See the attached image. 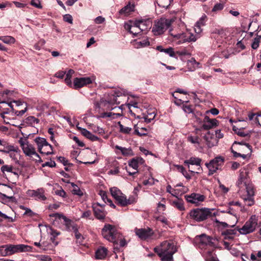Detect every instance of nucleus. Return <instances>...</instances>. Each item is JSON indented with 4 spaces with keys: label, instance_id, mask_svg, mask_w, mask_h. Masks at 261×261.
<instances>
[{
    "label": "nucleus",
    "instance_id": "obj_1",
    "mask_svg": "<svg viewBox=\"0 0 261 261\" xmlns=\"http://www.w3.org/2000/svg\"><path fill=\"white\" fill-rule=\"evenodd\" d=\"M162 261H173V255L177 251L172 241H165L153 249Z\"/></svg>",
    "mask_w": 261,
    "mask_h": 261
},
{
    "label": "nucleus",
    "instance_id": "obj_2",
    "mask_svg": "<svg viewBox=\"0 0 261 261\" xmlns=\"http://www.w3.org/2000/svg\"><path fill=\"white\" fill-rule=\"evenodd\" d=\"M217 240L205 234H202L195 237L194 243L196 247L201 249L208 250L217 247Z\"/></svg>",
    "mask_w": 261,
    "mask_h": 261
},
{
    "label": "nucleus",
    "instance_id": "obj_3",
    "mask_svg": "<svg viewBox=\"0 0 261 261\" xmlns=\"http://www.w3.org/2000/svg\"><path fill=\"white\" fill-rule=\"evenodd\" d=\"M213 210L208 208H196L190 211L187 218L191 219L196 222H202L208 218L215 216V213H212Z\"/></svg>",
    "mask_w": 261,
    "mask_h": 261
},
{
    "label": "nucleus",
    "instance_id": "obj_4",
    "mask_svg": "<svg viewBox=\"0 0 261 261\" xmlns=\"http://www.w3.org/2000/svg\"><path fill=\"white\" fill-rule=\"evenodd\" d=\"M231 151L234 157H242L245 159L247 155L252 152V146L247 143L236 141L231 147Z\"/></svg>",
    "mask_w": 261,
    "mask_h": 261
},
{
    "label": "nucleus",
    "instance_id": "obj_5",
    "mask_svg": "<svg viewBox=\"0 0 261 261\" xmlns=\"http://www.w3.org/2000/svg\"><path fill=\"white\" fill-rule=\"evenodd\" d=\"M50 217L55 218L54 225L59 224V227L62 229L70 231L72 227L75 224L70 219L62 214L55 213L49 215Z\"/></svg>",
    "mask_w": 261,
    "mask_h": 261
},
{
    "label": "nucleus",
    "instance_id": "obj_6",
    "mask_svg": "<svg viewBox=\"0 0 261 261\" xmlns=\"http://www.w3.org/2000/svg\"><path fill=\"white\" fill-rule=\"evenodd\" d=\"M101 234L104 238L113 242L114 244H118L117 238L120 234L116 231L115 226L108 224H106L101 230Z\"/></svg>",
    "mask_w": 261,
    "mask_h": 261
},
{
    "label": "nucleus",
    "instance_id": "obj_7",
    "mask_svg": "<svg viewBox=\"0 0 261 261\" xmlns=\"http://www.w3.org/2000/svg\"><path fill=\"white\" fill-rule=\"evenodd\" d=\"M172 22V19L161 18L154 21L152 31L155 35H161L170 27Z\"/></svg>",
    "mask_w": 261,
    "mask_h": 261
},
{
    "label": "nucleus",
    "instance_id": "obj_8",
    "mask_svg": "<svg viewBox=\"0 0 261 261\" xmlns=\"http://www.w3.org/2000/svg\"><path fill=\"white\" fill-rule=\"evenodd\" d=\"M257 225V219L255 216L253 215L251 216L242 228L238 227L237 229L241 234H247L253 232L255 230Z\"/></svg>",
    "mask_w": 261,
    "mask_h": 261
},
{
    "label": "nucleus",
    "instance_id": "obj_9",
    "mask_svg": "<svg viewBox=\"0 0 261 261\" xmlns=\"http://www.w3.org/2000/svg\"><path fill=\"white\" fill-rule=\"evenodd\" d=\"M224 163V158L221 156H218L212 160L209 163L205 164L208 169V175L214 174L218 170L221 169Z\"/></svg>",
    "mask_w": 261,
    "mask_h": 261
},
{
    "label": "nucleus",
    "instance_id": "obj_10",
    "mask_svg": "<svg viewBox=\"0 0 261 261\" xmlns=\"http://www.w3.org/2000/svg\"><path fill=\"white\" fill-rule=\"evenodd\" d=\"M35 142L38 146V151L41 154L49 155L54 153L53 151V146L47 142L45 139L37 137L35 139Z\"/></svg>",
    "mask_w": 261,
    "mask_h": 261
},
{
    "label": "nucleus",
    "instance_id": "obj_11",
    "mask_svg": "<svg viewBox=\"0 0 261 261\" xmlns=\"http://www.w3.org/2000/svg\"><path fill=\"white\" fill-rule=\"evenodd\" d=\"M170 35L173 37L172 41L177 44H181L186 42L195 41V36L190 33H182L174 34L170 31Z\"/></svg>",
    "mask_w": 261,
    "mask_h": 261
},
{
    "label": "nucleus",
    "instance_id": "obj_12",
    "mask_svg": "<svg viewBox=\"0 0 261 261\" xmlns=\"http://www.w3.org/2000/svg\"><path fill=\"white\" fill-rule=\"evenodd\" d=\"M6 246L8 256L18 252L31 251L32 249L31 246L24 244H7Z\"/></svg>",
    "mask_w": 261,
    "mask_h": 261
},
{
    "label": "nucleus",
    "instance_id": "obj_13",
    "mask_svg": "<svg viewBox=\"0 0 261 261\" xmlns=\"http://www.w3.org/2000/svg\"><path fill=\"white\" fill-rule=\"evenodd\" d=\"M18 142L21 147L24 153L29 156H32L33 154L35 153V148L33 145L30 144L26 139L21 138Z\"/></svg>",
    "mask_w": 261,
    "mask_h": 261
},
{
    "label": "nucleus",
    "instance_id": "obj_14",
    "mask_svg": "<svg viewBox=\"0 0 261 261\" xmlns=\"http://www.w3.org/2000/svg\"><path fill=\"white\" fill-rule=\"evenodd\" d=\"M0 190L4 192H0V198L2 199L12 200L14 198L13 191L10 186L5 184H0Z\"/></svg>",
    "mask_w": 261,
    "mask_h": 261
},
{
    "label": "nucleus",
    "instance_id": "obj_15",
    "mask_svg": "<svg viewBox=\"0 0 261 261\" xmlns=\"http://www.w3.org/2000/svg\"><path fill=\"white\" fill-rule=\"evenodd\" d=\"M135 232L136 234L142 240L147 239L154 234L153 230L149 227H147V228H136L135 229Z\"/></svg>",
    "mask_w": 261,
    "mask_h": 261
},
{
    "label": "nucleus",
    "instance_id": "obj_16",
    "mask_svg": "<svg viewBox=\"0 0 261 261\" xmlns=\"http://www.w3.org/2000/svg\"><path fill=\"white\" fill-rule=\"evenodd\" d=\"M185 198L188 202L195 204L196 206H197L200 202H202L205 200V197L200 194L193 193L190 195H186Z\"/></svg>",
    "mask_w": 261,
    "mask_h": 261
},
{
    "label": "nucleus",
    "instance_id": "obj_17",
    "mask_svg": "<svg viewBox=\"0 0 261 261\" xmlns=\"http://www.w3.org/2000/svg\"><path fill=\"white\" fill-rule=\"evenodd\" d=\"M119 92H115L110 96L107 100L104 102V106L107 109L112 110L114 109L113 106L115 104L119 105L120 102L117 101V97H119Z\"/></svg>",
    "mask_w": 261,
    "mask_h": 261
},
{
    "label": "nucleus",
    "instance_id": "obj_18",
    "mask_svg": "<svg viewBox=\"0 0 261 261\" xmlns=\"http://www.w3.org/2000/svg\"><path fill=\"white\" fill-rule=\"evenodd\" d=\"M27 194L29 196L34 197L36 200H45L46 197L44 195V190L41 188L37 190H28Z\"/></svg>",
    "mask_w": 261,
    "mask_h": 261
},
{
    "label": "nucleus",
    "instance_id": "obj_19",
    "mask_svg": "<svg viewBox=\"0 0 261 261\" xmlns=\"http://www.w3.org/2000/svg\"><path fill=\"white\" fill-rule=\"evenodd\" d=\"M91 83L92 80L89 77H76L73 81V85L75 89L82 88Z\"/></svg>",
    "mask_w": 261,
    "mask_h": 261
},
{
    "label": "nucleus",
    "instance_id": "obj_20",
    "mask_svg": "<svg viewBox=\"0 0 261 261\" xmlns=\"http://www.w3.org/2000/svg\"><path fill=\"white\" fill-rule=\"evenodd\" d=\"M95 217L98 220H103L106 217V213L104 211L103 207L99 203L92 206Z\"/></svg>",
    "mask_w": 261,
    "mask_h": 261
},
{
    "label": "nucleus",
    "instance_id": "obj_21",
    "mask_svg": "<svg viewBox=\"0 0 261 261\" xmlns=\"http://www.w3.org/2000/svg\"><path fill=\"white\" fill-rule=\"evenodd\" d=\"M218 123V121L216 119H210L207 116H205L202 128L205 130H208L217 126Z\"/></svg>",
    "mask_w": 261,
    "mask_h": 261
},
{
    "label": "nucleus",
    "instance_id": "obj_22",
    "mask_svg": "<svg viewBox=\"0 0 261 261\" xmlns=\"http://www.w3.org/2000/svg\"><path fill=\"white\" fill-rule=\"evenodd\" d=\"M50 241L51 242V243L47 241L42 243L41 245H40V251H53L54 247L58 245V242H54V240Z\"/></svg>",
    "mask_w": 261,
    "mask_h": 261
},
{
    "label": "nucleus",
    "instance_id": "obj_23",
    "mask_svg": "<svg viewBox=\"0 0 261 261\" xmlns=\"http://www.w3.org/2000/svg\"><path fill=\"white\" fill-rule=\"evenodd\" d=\"M202 162V160L197 157H191L189 159L186 160L184 162V164L185 165H187L188 166L189 171L192 173H195V171H193L190 169L189 165H196V166H200L201 163Z\"/></svg>",
    "mask_w": 261,
    "mask_h": 261
},
{
    "label": "nucleus",
    "instance_id": "obj_24",
    "mask_svg": "<svg viewBox=\"0 0 261 261\" xmlns=\"http://www.w3.org/2000/svg\"><path fill=\"white\" fill-rule=\"evenodd\" d=\"M135 11V5L131 4L130 2L126 6L122 8L119 11V14L121 15L127 16Z\"/></svg>",
    "mask_w": 261,
    "mask_h": 261
},
{
    "label": "nucleus",
    "instance_id": "obj_25",
    "mask_svg": "<svg viewBox=\"0 0 261 261\" xmlns=\"http://www.w3.org/2000/svg\"><path fill=\"white\" fill-rule=\"evenodd\" d=\"M115 200L118 204L122 206H125L133 203V201L131 200L130 199H127L126 197L123 193L121 194L118 198L115 199Z\"/></svg>",
    "mask_w": 261,
    "mask_h": 261
},
{
    "label": "nucleus",
    "instance_id": "obj_26",
    "mask_svg": "<svg viewBox=\"0 0 261 261\" xmlns=\"http://www.w3.org/2000/svg\"><path fill=\"white\" fill-rule=\"evenodd\" d=\"M155 49L160 52L165 53L166 54L168 55L171 57L177 58L176 54L172 47H170L167 48H164L162 45H159L156 46Z\"/></svg>",
    "mask_w": 261,
    "mask_h": 261
},
{
    "label": "nucleus",
    "instance_id": "obj_27",
    "mask_svg": "<svg viewBox=\"0 0 261 261\" xmlns=\"http://www.w3.org/2000/svg\"><path fill=\"white\" fill-rule=\"evenodd\" d=\"M250 181L249 179L241 174L237 182V186L239 188V190L244 189Z\"/></svg>",
    "mask_w": 261,
    "mask_h": 261
},
{
    "label": "nucleus",
    "instance_id": "obj_28",
    "mask_svg": "<svg viewBox=\"0 0 261 261\" xmlns=\"http://www.w3.org/2000/svg\"><path fill=\"white\" fill-rule=\"evenodd\" d=\"M78 129L81 130L82 134L86 137L87 138L89 139V140L95 141H98L99 140V138L97 137V136L93 135L91 133H90L89 131L87 130L85 128H82L80 127H77Z\"/></svg>",
    "mask_w": 261,
    "mask_h": 261
},
{
    "label": "nucleus",
    "instance_id": "obj_29",
    "mask_svg": "<svg viewBox=\"0 0 261 261\" xmlns=\"http://www.w3.org/2000/svg\"><path fill=\"white\" fill-rule=\"evenodd\" d=\"M151 26L152 20L150 18H148L147 19H142L141 25H140V31L143 32L147 31L148 29H150L151 28Z\"/></svg>",
    "mask_w": 261,
    "mask_h": 261
},
{
    "label": "nucleus",
    "instance_id": "obj_30",
    "mask_svg": "<svg viewBox=\"0 0 261 261\" xmlns=\"http://www.w3.org/2000/svg\"><path fill=\"white\" fill-rule=\"evenodd\" d=\"M108 253V250L105 247H101L98 248L95 252L96 258L99 259H104Z\"/></svg>",
    "mask_w": 261,
    "mask_h": 261
},
{
    "label": "nucleus",
    "instance_id": "obj_31",
    "mask_svg": "<svg viewBox=\"0 0 261 261\" xmlns=\"http://www.w3.org/2000/svg\"><path fill=\"white\" fill-rule=\"evenodd\" d=\"M148 134V129L145 127H141L139 129V127L137 125H134V134L139 137L146 136Z\"/></svg>",
    "mask_w": 261,
    "mask_h": 261
},
{
    "label": "nucleus",
    "instance_id": "obj_32",
    "mask_svg": "<svg viewBox=\"0 0 261 261\" xmlns=\"http://www.w3.org/2000/svg\"><path fill=\"white\" fill-rule=\"evenodd\" d=\"M215 249H209L205 251V252H203V256L205 253L206 255L205 256V261H219L218 258L217 257L214 256L213 255V252L214 251Z\"/></svg>",
    "mask_w": 261,
    "mask_h": 261
},
{
    "label": "nucleus",
    "instance_id": "obj_33",
    "mask_svg": "<svg viewBox=\"0 0 261 261\" xmlns=\"http://www.w3.org/2000/svg\"><path fill=\"white\" fill-rule=\"evenodd\" d=\"M172 205L177 208L179 211H184L185 207L184 205V201L182 199H177L172 201Z\"/></svg>",
    "mask_w": 261,
    "mask_h": 261
},
{
    "label": "nucleus",
    "instance_id": "obj_34",
    "mask_svg": "<svg viewBox=\"0 0 261 261\" xmlns=\"http://www.w3.org/2000/svg\"><path fill=\"white\" fill-rule=\"evenodd\" d=\"M187 141L192 144L199 146L201 139L197 135H189L187 137Z\"/></svg>",
    "mask_w": 261,
    "mask_h": 261
},
{
    "label": "nucleus",
    "instance_id": "obj_35",
    "mask_svg": "<svg viewBox=\"0 0 261 261\" xmlns=\"http://www.w3.org/2000/svg\"><path fill=\"white\" fill-rule=\"evenodd\" d=\"M247 192L246 196H254V187L253 185L249 182V183L247 185V186L245 187Z\"/></svg>",
    "mask_w": 261,
    "mask_h": 261
},
{
    "label": "nucleus",
    "instance_id": "obj_36",
    "mask_svg": "<svg viewBox=\"0 0 261 261\" xmlns=\"http://www.w3.org/2000/svg\"><path fill=\"white\" fill-rule=\"evenodd\" d=\"M0 40L8 44H14L16 41L13 37L10 36H0Z\"/></svg>",
    "mask_w": 261,
    "mask_h": 261
},
{
    "label": "nucleus",
    "instance_id": "obj_37",
    "mask_svg": "<svg viewBox=\"0 0 261 261\" xmlns=\"http://www.w3.org/2000/svg\"><path fill=\"white\" fill-rule=\"evenodd\" d=\"M0 151L5 153H9L10 151H17V149L13 146L8 145L6 143V145L3 146V147H0Z\"/></svg>",
    "mask_w": 261,
    "mask_h": 261
},
{
    "label": "nucleus",
    "instance_id": "obj_38",
    "mask_svg": "<svg viewBox=\"0 0 261 261\" xmlns=\"http://www.w3.org/2000/svg\"><path fill=\"white\" fill-rule=\"evenodd\" d=\"M73 231L74 233V236L77 240H79L80 241H82L84 239V237L82 236V234L79 232V230L77 228V226L76 224H74L70 229V231Z\"/></svg>",
    "mask_w": 261,
    "mask_h": 261
},
{
    "label": "nucleus",
    "instance_id": "obj_39",
    "mask_svg": "<svg viewBox=\"0 0 261 261\" xmlns=\"http://www.w3.org/2000/svg\"><path fill=\"white\" fill-rule=\"evenodd\" d=\"M232 130L240 137H250V135L249 133H246L243 130V128H238L236 126H233L232 127Z\"/></svg>",
    "mask_w": 261,
    "mask_h": 261
},
{
    "label": "nucleus",
    "instance_id": "obj_40",
    "mask_svg": "<svg viewBox=\"0 0 261 261\" xmlns=\"http://www.w3.org/2000/svg\"><path fill=\"white\" fill-rule=\"evenodd\" d=\"M243 199L244 201L245 205L248 206H251L254 205L255 203L254 197L253 196H244Z\"/></svg>",
    "mask_w": 261,
    "mask_h": 261
},
{
    "label": "nucleus",
    "instance_id": "obj_41",
    "mask_svg": "<svg viewBox=\"0 0 261 261\" xmlns=\"http://www.w3.org/2000/svg\"><path fill=\"white\" fill-rule=\"evenodd\" d=\"M115 148L121 151L122 154L124 156H128L131 154L132 150L131 149H127L118 145L115 146Z\"/></svg>",
    "mask_w": 261,
    "mask_h": 261
},
{
    "label": "nucleus",
    "instance_id": "obj_42",
    "mask_svg": "<svg viewBox=\"0 0 261 261\" xmlns=\"http://www.w3.org/2000/svg\"><path fill=\"white\" fill-rule=\"evenodd\" d=\"M110 192L112 196L115 199L122 194L121 191L116 187H113L110 189Z\"/></svg>",
    "mask_w": 261,
    "mask_h": 261
},
{
    "label": "nucleus",
    "instance_id": "obj_43",
    "mask_svg": "<svg viewBox=\"0 0 261 261\" xmlns=\"http://www.w3.org/2000/svg\"><path fill=\"white\" fill-rule=\"evenodd\" d=\"M118 124L119 127V129H120L119 132L120 133H122L124 134H129L130 133V132L132 130V128L129 127L124 126L120 122H119L118 123Z\"/></svg>",
    "mask_w": 261,
    "mask_h": 261
},
{
    "label": "nucleus",
    "instance_id": "obj_44",
    "mask_svg": "<svg viewBox=\"0 0 261 261\" xmlns=\"http://www.w3.org/2000/svg\"><path fill=\"white\" fill-rule=\"evenodd\" d=\"M208 137H209L208 135H204L203 136V139L206 141V145H207V147L208 148H211V147H213L214 146H215L217 144V141L216 139H214V140H211L208 141V138H209Z\"/></svg>",
    "mask_w": 261,
    "mask_h": 261
},
{
    "label": "nucleus",
    "instance_id": "obj_45",
    "mask_svg": "<svg viewBox=\"0 0 261 261\" xmlns=\"http://www.w3.org/2000/svg\"><path fill=\"white\" fill-rule=\"evenodd\" d=\"M74 73V71L72 69L69 70L67 73L66 78L65 79V82L67 85H71V78Z\"/></svg>",
    "mask_w": 261,
    "mask_h": 261
},
{
    "label": "nucleus",
    "instance_id": "obj_46",
    "mask_svg": "<svg viewBox=\"0 0 261 261\" xmlns=\"http://www.w3.org/2000/svg\"><path fill=\"white\" fill-rule=\"evenodd\" d=\"M48 233L51 236L50 241L54 240V242H56L55 241V238L59 236L60 234V232L51 227L48 230Z\"/></svg>",
    "mask_w": 261,
    "mask_h": 261
},
{
    "label": "nucleus",
    "instance_id": "obj_47",
    "mask_svg": "<svg viewBox=\"0 0 261 261\" xmlns=\"http://www.w3.org/2000/svg\"><path fill=\"white\" fill-rule=\"evenodd\" d=\"M39 122V120L34 116H29L25 120V122L27 124L31 125H32L35 123H38Z\"/></svg>",
    "mask_w": 261,
    "mask_h": 261
},
{
    "label": "nucleus",
    "instance_id": "obj_48",
    "mask_svg": "<svg viewBox=\"0 0 261 261\" xmlns=\"http://www.w3.org/2000/svg\"><path fill=\"white\" fill-rule=\"evenodd\" d=\"M137 47H144L150 45V42L148 39H145L137 42Z\"/></svg>",
    "mask_w": 261,
    "mask_h": 261
},
{
    "label": "nucleus",
    "instance_id": "obj_49",
    "mask_svg": "<svg viewBox=\"0 0 261 261\" xmlns=\"http://www.w3.org/2000/svg\"><path fill=\"white\" fill-rule=\"evenodd\" d=\"M224 7V4L223 3H217L215 5L212 11L213 12H216L222 10Z\"/></svg>",
    "mask_w": 261,
    "mask_h": 261
},
{
    "label": "nucleus",
    "instance_id": "obj_50",
    "mask_svg": "<svg viewBox=\"0 0 261 261\" xmlns=\"http://www.w3.org/2000/svg\"><path fill=\"white\" fill-rule=\"evenodd\" d=\"M81 218L88 219L89 220H93L92 213L90 210H87L83 212L81 216Z\"/></svg>",
    "mask_w": 261,
    "mask_h": 261
},
{
    "label": "nucleus",
    "instance_id": "obj_51",
    "mask_svg": "<svg viewBox=\"0 0 261 261\" xmlns=\"http://www.w3.org/2000/svg\"><path fill=\"white\" fill-rule=\"evenodd\" d=\"M1 171L3 173H4L5 171H7L9 172L13 173V167L12 166H9V165H4L1 168ZM15 174L18 175L15 172H14Z\"/></svg>",
    "mask_w": 261,
    "mask_h": 261
},
{
    "label": "nucleus",
    "instance_id": "obj_52",
    "mask_svg": "<svg viewBox=\"0 0 261 261\" xmlns=\"http://www.w3.org/2000/svg\"><path fill=\"white\" fill-rule=\"evenodd\" d=\"M0 256H8L6 245H2V246H0Z\"/></svg>",
    "mask_w": 261,
    "mask_h": 261
},
{
    "label": "nucleus",
    "instance_id": "obj_53",
    "mask_svg": "<svg viewBox=\"0 0 261 261\" xmlns=\"http://www.w3.org/2000/svg\"><path fill=\"white\" fill-rule=\"evenodd\" d=\"M206 15L202 16L200 19L196 22V24L198 26L203 27L205 25V21L206 20Z\"/></svg>",
    "mask_w": 261,
    "mask_h": 261
},
{
    "label": "nucleus",
    "instance_id": "obj_54",
    "mask_svg": "<svg viewBox=\"0 0 261 261\" xmlns=\"http://www.w3.org/2000/svg\"><path fill=\"white\" fill-rule=\"evenodd\" d=\"M45 43V41L43 39H41L37 43H36L34 45V48L36 50H39L41 49V47L44 45Z\"/></svg>",
    "mask_w": 261,
    "mask_h": 261
},
{
    "label": "nucleus",
    "instance_id": "obj_55",
    "mask_svg": "<svg viewBox=\"0 0 261 261\" xmlns=\"http://www.w3.org/2000/svg\"><path fill=\"white\" fill-rule=\"evenodd\" d=\"M215 222L217 224V226L219 228L222 227L223 228L228 227L229 226V225L227 223L224 222H220L217 219H216Z\"/></svg>",
    "mask_w": 261,
    "mask_h": 261
},
{
    "label": "nucleus",
    "instance_id": "obj_56",
    "mask_svg": "<svg viewBox=\"0 0 261 261\" xmlns=\"http://www.w3.org/2000/svg\"><path fill=\"white\" fill-rule=\"evenodd\" d=\"M128 165L135 170L138 169V165L137 164V161H136L135 158H133L129 161L128 162Z\"/></svg>",
    "mask_w": 261,
    "mask_h": 261
},
{
    "label": "nucleus",
    "instance_id": "obj_57",
    "mask_svg": "<svg viewBox=\"0 0 261 261\" xmlns=\"http://www.w3.org/2000/svg\"><path fill=\"white\" fill-rule=\"evenodd\" d=\"M112 116H120L119 113H113L111 112H104L101 114V117L102 118L111 117Z\"/></svg>",
    "mask_w": 261,
    "mask_h": 261
},
{
    "label": "nucleus",
    "instance_id": "obj_58",
    "mask_svg": "<svg viewBox=\"0 0 261 261\" xmlns=\"http://www.w3.org/2000/svg\"><path fill=\"white\" fill-rule=\"evenodd\" d=\"M63 20L65 22H67L70 24H72L73 23V18L71 15L70 14H65L63 16Z\"/></svg>",
    "mask_w": 261,
    "mask_h": 261
},
{
    "label": "nucleus",
    "instance_id": "obj_59",
    "mask_svg": "<svg viewBox=\"0 0 261 261\" xmlns=\"http://www.w3.org/2000/svg\"><path fill=\"white\" fill-rule=\"evenodd\" d=\"M72 192L74 195H76L79 196H82L83 195V192L78 187V186H76V187H74V188L73 189Z\"/></svg>",
    "mask_w": 261,
    "mask_h": 261
},
{
    "label": "nucleus",
    "instance_id": "obj_60",
    "mask_svg": "<svg viewBox=\"0 0 261 261\" xmlns=\"http://www.w3.org/2000/svg\"><path fill=\"white\" fill-rule=\"evenodd\" d=\"M259 42H260L259 38H254V39L251 44V47L254 49H257L259 46Z\"/></svg>",
    "mask_w": 261,
    "mask_h": 261
},
{
    "label": "nucleus",
    "instance_id": "obj_61",
    "mask_svg": "<svg viewBox=\"0 0 261 261\" xmlns=\"http://www.w3.org/2000/svg\"><path fill=\"white\" fill-rule=\"evenodd\" d=\"M31 4L34 7L39 9L42 8V6L39 0H31Z\"/></svg>",
    "mask_w": 261,
    "mask_h": 261
},
{
    "label": "nucleus",
    "instance_id": "obj_62",
    "mask_svg": "<svg viewBox=\"0 0 261 261\" xmlns=\"http://www.w3.org/2000/svg\"><path fill=\"white\" fill-rule=\"evenodd\" d=\"M154 180L153 178H149L148 179L143 180V184L144 186H152L154 184Z\"/></svg>",
    "mask_w": 261,
    "mask_h": 261
},
{
    "label": "nucleus",
    "instance_id": "obj_63",
    "mask_svg": "<svg viewBox=\"0 0 261 261\" xmlns=\"http://www.w3.org/2000/svg\"><path fill=\"white\" fill-rule=\"evenodd\" d=\"M141 22H142V19L136 20L134 22L133 25H132L133 29H138L139 30H140V25H141Z\"/></svg>",
    "mask_w": 261,
    "mask_h": 261
},
{
    "label": "nucleus",
    "instance_id": "obj_64",
    "mask_svg": "<svg viewBox=\"0 0 261 261\" xmlns=\"http://www.w3.org/2000/svg\"><path fill=\"white\" fill-rule=\"evenodd\" d=\"M154 112L148 114L146 117H145V120L146 122L149 123L151 122V120L153 119L155 117Z\"/></svg>",
    "mask_w": 261,
    "mask_h": 261
}]
</instances>
